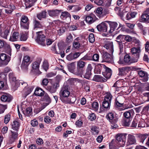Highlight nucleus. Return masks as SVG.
<instances>
[{
	"mask_svg": "<svg viewBox=\"0 0 149 149\" xmlns=\"http://www.w3.org/2000/svg\"><path fill=\"white\" fill-rule=\"evenodd\" d=\"M126 135L122 133H118L116 136V139H113L110 143V146L117 148L123 147L126 142Z\"/></svg>",
	"mask_w": 149,
	"mask_h": 149,
	"instance_id": "1",
	"label": "nucleus"
},
{
	"mask_svg": "<svg viewBox=\"0 0 149 149\" xmlns=\"http://www.w3.org/2000/svg\"><path fill=\"white\" fill-rule=\"evenodd\" d=\"M59 95L60 100L64 103L66 100L70 97V92L67 87H63L59 92Z\"/></svg>",
	"mask_w": 149,
	"mask_h": 149,
	"instance_id": "2",
	"label": "nucleus"
},
{
	"mask_svg": "<svg viewBox=\"0 0 149 149\" xmlns=\"http://www.w3.org/2000/svg\"><path fill=\"white\" fill-rule=\"evenodd\" d=\"M108 120L111 123V127L112 129L116 128L118 127V126L115 123L118 121V118L114 117V114L112 112L108 113L106 116Z\"/></svg>",
	"mask_w": 149,
	"mask_h": 149,
	"instance_id": "3",
	"label": "nucleus"
},
{
	"mask_svg": "<svg viewBox=\"0 0 149 149\" xmlns=\"http://www.w3.org/2000/svg\"><path fill=\"white\" fill-rule=\"evenodd\" d=\"M112 97V96L110 93L107 92L106 93L102 104V106L104 108L107 109H110Z\"/></svg>",
	"mask_w": 149,
	"mask_h": 149,
	"instance_id": "4",
	"label": "nucleus"
},
{
	"mask_svg": "<svg viewBox=\"0 0 149 149\" xmlns=\"http://www.w3.org/2000/svg\"><path fill=\"white\" fill-rule=\"evenodd\" d=\"M42 31L36 32L37 37L36 39V42L39 44L43 46L45 45V36L42 34Z\"/></svg>",
	"mask_w": 149,
	"mask_h": 149,
	"instance_id": "5",
	"label": "nucleus"
},
{
	"mask_svg": "<svg viewBox=\"0 0 149 149\" xmlns=\"http://www.w3.org/2000/svg\"><path fill=\"white\" fill-rule=\"evenodd\" d=\"M29 20L28 17L25 15H22L20 18V25L21 28L25 29H28Z\"/></svg>",
	"mask_w": 149,
	"mask_h": 149,
	"instance_id": "6",
	"label": "nucleus"
},
{
	"mask_svg": "<svg viewBox=\"0 0 149 149\" xmlns=\"http://www.w3.org/2000/svg\"><path fill=\"white\" fill-rule=\"evenodd\" d=\"M77 67L80 74V76L82 77V75L84 71V68L86 64V63L84 61L80 59L77 62Z\"/></svg>",
	"mask_w": 149,
	"mask_h": 149,
	"instance_id": "7",
	"label": "nucleus"
},
{
	"mask_svg": "<svg viewBox=\"0 0 149 149\" xmlns=\"http://www.w3.org/2000/svg\"><path fill=\"white\" fill-rule=\"evenodd\" d=\"M98 66L101 70H105V72L104 73V77L106 79L109 78L112 75V71L111 69L107 67L104 65L99 64Z\"/></svg>",
	"mask_w": 149,
	"mask_h": 149,
	"instance_id": "8",
	"label": "nucleus"
},
{
	"mask_svg": "<svg viewBox=\"0 0 149 149\" xmlns=\"http://www.w3.org/2000/svg\"><path fill=\"white\" fill-rule=\"evenodd\" d=\"M68 24L61 22L56 27V30L57 31L58 34L59 36L62 35L65 32Z\"/></svg>",
	"mask_w": 149,
	"mask_h": 149,
	"instance_id": "9",
	"label": "nucleus"
},
{
	"mask_svg": "<svg viewBox=\"0 0 149 149\" xmlns=\"http://www.w3.org/2000/svg\"><path fill=\"white\" fill-rule=\"evenodd\" d=\"M132 57H134V59H137V62L139 57V53L141 52L139 46H138L137 48L134 47L130 49Z\"/></svg>",
	"mask_w": 149,
	"mask_h": 149,
	"instance_id": "10",
	"label": "nucleus"
},
{
	"mask_svg": "<svg viewBox=\"0 0 149 149\" xmlns=\"http://www.w3.org/2000/svg\"><path fill=\"white\" fill-rule=\"evenodd\" d=\"M103 47L107 49L110 54H112L114 51L113 42L111 41L105 42L103 45Z\"/></svg>",
	"mask_w": 149,
	"mask_h": 149,
	"instance_id": "11",
	"label": "nucleus"
},
{
	"mask_svg": "<svg viewBox=\"0 0 149 149\" xmlns=\"http://www.w3.org/2000/svg\"><path fill=\"white\" fill-rule=\"evenodd\" d=\"M59 82H56L54 83L52 86H49L47 87L46 89L51 93H55L58 88L59 87Z\"/></svg>",
	"mask_w": 149,
	"mask_h": 149,
	"instance_id": "12",
	"label": "nucleus"
},
{
	"mask_svg": "<svg viewBox=\"0 0 149 149\" xmlns=\"http://www.w3.org/2000/svg\"><path fill=\"white\" fill-rule=\"evenodd\" d=\"M30 57L28 56H25L23 58L21 67L22 69L27 70L28 65L30 63Z\"/></svg>",
	"mask_w": 149,
	"mask_h": 149,
	"instance_id": "13",
	"label": "nucleus"
},
{
	"mask_svg": "<svg viewBox=\"0 0 149 149\" xmlns=\"http://www.w3.org/2000/svg\"><path fill=\"white\" fill-rule=\"evenodd\" d=\"M68 70L70 72L74 74L80 76L79 73L78 71L77 68L76 69L75 65L74 63H72L68 66Z\"/></svg>",
	"mask_w": 149,
	"mask_h": 149,
	"instance_id": "14",
	"label": "nucleus"
},
{
	"mask_svg": "<svg viewBox=\"0 0 149 149\" xmlns=\"http://www.w3.org/2000/svg\"><path fill=\"white\" fill-rule=\"evenodd\" d=\"M13 99V97L10 94L7 93H4L1 97V100L4 102H10Z\"/></svg>",
	"mask_w": 149,
	"mask_h": 149,
	"instance_id": "15",
	"label": "nucleus"
},
{
	"mask_svg": "<svg viewBox=\"0 0 149 149\" xmlns=\"http://www.w3.org/2000/svg\"><path fill=\"white\" fill-rule=\"evenodd\" d=\"M0 60L2 64L6 65H7L10 61V58L5 54L2 53L0 54Z\"/></svg>",
	"mask_w": 149,
	"mask_h": 149,
	"instance_id": "16",
	"label": "nucleus"
},
{
	"mask_svg": "<svg viewBox=\"0 0 149 149\" xmlns=\"http://www.w3.org/2000/svg\"><path fill=\"white\" fill-rule=\"evenodd\" d=\"M102 58L103 61L105 62L110 63L113 62V60L112 56L108 53H104L102 56Z\"/></svg>",
	"mask_w": 149,
	"mask_h": 149,
	"instance_id": "17",
	"label": "nucleus"
},
{
	"mask_svg": "<svg viewBox=\"0 0 149 149\" xmlns=\"http://www.w3.org/2000/svg\"><path fill=\"white\" fill-rule=\"evenodd\" d=\"M124 61L128 64L137 62V59H134V57H132V58H131L130 56L128 54H126L125 56Z\"/></svg>",
	"mask_w": 149,
	"mask_h": 149,
	"instance_id": "18",
	"label": "nucleus"
},
{
	"mask_svg": "<svg viewBox=\"0 0 149 149\" xmlns=\"http://www.w3.org/2000/svg\"><path fill=\"white\" fill-rule=\"evenodd\" d=\"M109 24L110 26V29L108 31L109 33H112L117 27L118 24L116 22H111L110 21H106Z\"/></svg>",
	"mask_w": 149,
	"mask_h": 149,
	"instance_id": "19",
	"label": "nucleus"
},
{
	"mask_svg": "<svg viewBox=\"0 0 149 149\" xmlns=\"http://www.w3.org/2000/svg\"><path fill=\"white\" fill-rule=\"evenodd\" d=\"M96 28L98 31L100 32H107V26L106 24L102 22L97 26Z\"/></svg>",
	"mask_w": 149,
	"mask_h": 149,
	"instance_id": "20",
	"label": "nucleus"
},
{
	"mask_svg": "<svg viewBox=\"0 0 149 149\" xmlns=\"http://www.w3.org/2000/svg\"><path fill=\"white\" fill-rule=\"evenodd\" d=\"M92 69V66L91 64H89L87 66L86 70V72L84 75V77L87 79H89L92 74L91 70Z\"/></svg>",
	"mask_w": 149,
	"mask_h": 149,
	"instance_id": "21",
	"label": "nucleus"
},
{
	"mask_svg": "<svg viewBox=\"0 0 149 149\" xmlns=\"http://www.w3.org/2000/svg\"><path fill=\"white\" fill-rule=\"evenodd\" d=\"M138 74L140 77L143 78L142 79L144 82L148 80V74L146 72L140 70L138 71Z\"/></svg>",
	"mask_w": 149,
	"mask_h": 149,
	"instance_id": "22",
	"label": "nucleus"
},
{
	"mask_svg": "<svg viewBox=\"0 0 149 149\" xmlns=\"http://www.w3.org/2000/svg\"><path fill=\"white\" fill-rule=\"evenodd\" d=\"M140 22L149 24V15L146 13H143L140 18Z\"/></svg>",
	"mask_w": 149,
	"mask_h": 149,
	"instance_id": "23",
	"label": "nucleus"
},
{
	"mask_svg": "<svg viewBox=\"0 0 149 149\" xmlns=\"http://www.w3.org/2000/svg\"><path fill=\"white\" fill-rule=\"evenodd\" d=\"M20 36L18 33L16 32H14L10 37L9 40L12 42H14L18 40H19Z\"/></svg>",
	"mask_w": 149,
	"mask_h": 149,
	"instance_id": "24",
	"label": "nucleus"
},
{
	"mask_svg": "<svg viewBox=\"0 0 149 149\" xmlns=\"http://www.w3.org/2000/svg\"><path fill=\"white\" fill-rule=\"evenodd\" d=\"M136 139L133 135L129 134L127 137V145L135 144L136 143Z\"/></svg>",
	"mask_w": 149,
	"mask_h": 149,
	"instance_id": "25",
	"label": "nucleus"
},
{
	"mask_svg": "<svg viewBox=\"0 0 149 149\" xmlns=\"http://www.w3.org/2000/svg\"><path fill=\"white\" fill-rule=\"evenodd\" d=\"M3 7L7 8L5 9V12L7 13H10L15 8V6L12 4H8L5 6L4 5Z\"/></svg>",
	"mask_w": 149,
	"mask_h": 149,
	"instance_id": "26",
	"label": "nucleus"
},
{
	"mask_svg": "<svg viewBox=\"0 0 149 149\" xmlns=\"http://www.w3.org/2000/svg\"><path fill=\"white\" fill-rule=\"evenodd\" d=\"M134 111L133 109H131L123 113V116L124 118L132 119Z\"/></svg>",
	"mask_w": 149,
	"mask_h": 149,
	"instance_id": "27",
	"label": "nucleus"
},
{
	"mask_svg": "<svg viewBox=\"0 0 149 149\" xmlns=\"http://www.w3.org/2000/svg\"><path fill=\"white\" fill-rule=\"evenodd\" d=\"M61 13V10L55 9L48 11L49 15L52 17L57 16Z\"/></svg>",
	"mask_w": 149,
	"mask_h": 149,
	"instance_id": "28",
	"label": "nucleus"
},
{
	"mask_svg": "<svg viewBox=\"0 0 149 149\" xmlns=\"http://www.w3.org/2000/svg\"><path fill=\"white\" fill-rule=\"evenodd\" d=\"M37 0H26L25 5L26 8H30L33 6Z\"/></svg>",
	"mask_w": 149,
	"mask_h": 149,
	"instance_id": "29",
	"label": "nucleus"
},
{
	"mask_svg": "<svg viewBox=\"0 0 149 149\" xmlns=\"http://www.w3.org/2000/svg\"><path fill=\"white\" fill-rule=\"evenodd\" d=\"M93 80L97 82H105L107 79H105L104 78L100 75H95L94 76Z\"/></svg>",
	"mask_w": 149,
	"mask_h": 149,
	"instance_id": "30",
	"label": "nucleus"
},
{
	"mask_svg": "<svg viewBox=\"0 0 149 149\" xmlns=\"http://www.w3.org/2000/svg\"><path fill=\"white\" fill-rule=\"evenodd\" d=\"M123 99V96L117 98L116 99L115 105L117 107H122L123 105V102L120 100V99Z\"/></svg>",
	"mask_w": 149,
	"mask_h": 149,
	"instance_id": "31",
	"label": "nucleus"
},
{
	"mask_svg": "<svg viewBox=\"0 0 149 149\" xmlns=\"http://www.w3.org/2000/svg\"><path fill=\"white\" fill-rule=\"evenodd\" d=\"M33 28L34 30H37L38 29H41L43 26L41 23L39 21L35 20L33 22Z\"/></svg>",
	"mask_w": 149,
	"mask_h": 149,
	"instance_id": "32",
	"label": "nucleus"
},
{
	"mask_svg": "<svg viewBox=\"0 0 149 149\" xmlns=\"http://www.w3.org/2000/svg\"><path fill=\"white\" fill-rule=\"evenodd\" d=\"M76 100V98L75 97L72 96L70 95V97H68L66 100V101L64 103L65 104H73L75 102Z\"/></svg>",
	"mask_w": 149,
	"mask_h": 149,
	"instance_id": "33",
	"label": "nucleus"
},
{
	"mask_svg": "<svg viewBox=\"0 0 149 149\" xmlns=\"http://www.w3.org/2000/svg\"><path fill=\"white\" fill-rule=\"evenodd\" d=\"M47 12L45 11H43L38 13L37 15V17L40 20L42 18H45L46 17Z\"/></svg>",
	"mask_w": 149,
	"mask_h": 149,
	"instance_id": "34",
	"label": "nucleus"
},
{
	"mask_svg": "<svg viewBox=\"0 0 149 149\" xmlns=\"http://www.w3.org/2000/svg\"><path fill=\"white\" fill-rule=\"evenodd\" d=\"M20 125L19 122L17 121H14L12 124V128L13 130L17 131Z\"/></svg>",
	"mask_w": 149,
	"mask_h": 149,
	"instance_id": "35",
	"label": "nucleus"
},
{
	"mask_svg": "<svg viewBox=\"0 0 149 149\" xmlns=\"http://www.w3.org/2000/svg\"><path fill=\"white\" fill-rule=\"evenodd\" d=\"M9 28H7L5 29L3 32H1L0 33V36L2 38L6 39L7 36L9 33Z\"/></svg>",
	"mask_w": 149,
	"mask_h": 149,
	"instance_id": "36",
	"label": "nucleus"
},
{
	"mask_svg": "<svg viewBox=\"0 0 149 149\" xmlns=\"http://www.w3.org/2000/svg\"><path fill=\"white\" fill-rule=\"evenodd\" d=\"M132 119L131 118H124L123 120V125L125 126H129Z\"/></svg>",
	"mask_w": 149,
	"mask_h": 149,
	"instance_id": "37",
	"label": "nucleus"
},
{
	"mask_svg": "<svg viewBox=\"0 0 149 149\" xmlns=\"http://www.w3.org/2000/svg\"><path fill=\"white\" fill-rule=\"evenodd\" d=\"M136 14L137 13L136 12L128 13L126 15V18L127 20H129L132 18L135 17Z\"/></svg>",
	"mask_w": 149,
	"mask_h": 149,
	"instance_id": "38",
	"label": "nucleus"
},
{
	"mask_svg": "<svg viewBox=\"0 0 149 149\" xmlns=\"http://www.w3.org/2000/svg\"><path fill=\"white\" fill-rule=\"evenodd\" d=\"M18 136V133L15 132H11V134L10 136V140L12 142H13L17 139Z\"/></svg>",
	"mask_w": 149,
	"mask_h": 149,
	"instance_id": "39",
	"label": "nucleus"
},
{
	"mask_svg": "<svg viewBox=\"0 0 149 149\" xmlns=\"http://www.w3.org/2000/svg\"><path fill=\"white\" fill-rule=\"evenodd\" d=\"M44 92L40 88H37L35 91V94L38 96H41L43 95Z\"/></svg>",
	"mask_w": 149,
	"mask_h": 149,
	"instance_id": "40",
	"label": "nucleus"
},
{
	"mask_svg": "<svg viewBox=\"0 0 149 149\" xmlns=\"http://www.w3.org/2000/svg\"><path fill=\"white\" fill-rule=\"evenodd\" d=\"M9 79L10 81L11 82H15V83H16L17 82V81H16V77H15L14 74L13 73H10L9 74ZM16 84V86H17L16 85L17 84L15 83Z\"/></svg>",
	"mask_w": 149,
	"mask_h": 149,
	"instance_id": "41",
	"label": "nucleus"
},
{
	"mask_svg": "<svg viewBox=\"0 0 149 149\" xmlns=\"http://www.w3.org/2000/svg\"><path fill=\"white\" fill-rule=\"evenodd\" d=\"M39 61H35L32 64V68L33 69L38 70L40 64Z\"/></svg>",
	"mask_w": 149,
	"mask_h": 149,
	"instance_id": "42",
	"label": "nucleus"
},
{
	"mask_svg": "<svg viewBox=\"0 0 149 149\" xmlns=\"http://www.w3.org/2000/svg\"><path fill=\"white\" fill-rule=\"evenodd\" d=\"M119 73L118 74L119 75H123L125 73V71L127 70L126 67H123L118 68Z\"/></svg>",
	"mask_w": 149,
	"mask_h": 149,
	"instance_id": "43",
	"label": "nucleus"
},
{
	"mask_svg": "<svg viewBox=\"0 0 149 149\" xmlns=\"http://www.w3.org/2000/svg\"><path fill=\"white\" fill-rule=\"evenodd\" d=\"M91 129L94 134H97L99 133L98 128L95 125L91 126Z\"/></svg>",
	"mask_w": 149,
	"mask_h": 149,
	"instance_id": "44",
	"label": "nucleus"
},
{
	"mask_svg": "<svg viewBox=\"0 0 149 149\" xmlns=\"http://www.w3.org/2000/svg\"><path fill=\"white\" fill-rule=\"evenodd\" d=\"M60 17L61 18H66L67 17H70V15L67 12H63L61 13Z\"/></svg>",
	"mask_w": 149,
	"mask_h": 149,
	"instance_id": "45",
	"label": "nucleus"
},
{
	"mask_svg": "<svg viewBox=\"0 0 149 149\" xmlns=\"http://www.w3.org/2000/svg\"><path fill=\"white\" fill-rule=\"evenodd\" d=\"M85 19L86 22L89 24H91L94 22L92 17L90 15L86 17Z\"/></svg>",
	"mask_w": 149,
	"mask_h": 149,
	"instance_id": "46",
	"label": "nucleus"
},
{
	"mask_svg": "<svg viewBox=\"0 0 149 149\" xmlns=\"http://www.w3.org/2000/svg\"><path fill=\"white\" fill-rule=\"evenodd\" d=\"M83 61H86L88 60H92V57L91 56L89 55L88 54H86L83 57L81 58Z\"/></svg>",
	"mask_w": 149,
	"mask_h": 149,
	"instance_id": "47",
	"label": "nucleus"
},
{
	"mask_svg": "<svg viewBox=\"0 0 149 149\" xmlns=\"http://www.w3.org/2000/svg\"><path fill=\"white\" fill-rule=\"evenodd\" d=\"M10 115L9 114L6 115L4 117V123L6 124L8 123L10 120Z\"/></svg>",
	"mask_w": 149,
	"mask_h": 149,
	"instance_id": "48",
	"label": "nucleus"
},
{
	"mask_svg": "<svg viewBox=\"0 0 149 149\" xmlns=\"http://www.w3.org/2000/svg\"><path fill=\"white\" fill-rule=\"evenodd\" d=\"M88 40L91 43H93L95 40L94 34L92 33L90 34L88 38Z\"/></svg>",
	"mask_w": 149,
	"mask_h": 149,
	"instance_id": "49",
	"label": "nucleus"
},
{
	"mask_svg": "<svg viewBox=\"0 0 149 149\" xmlns=\"http://www.w3.org/2000/svg\"><path fill=\"white\" fill-rule=\"evenodd\" d=\"M73 36L70 33L68 34L67 35L66 41L68 43H70L73 41Z\"/></svg>",
	"mask_w": 149,
	"mask_h": 149,
	"instance_id": "50",
	"label": "nucleus"
},
{
	"mask_svg": "<svg viewBox=\"0 0 149 149\" xmlns=\"http://www.w3.org/2000/svg\"><path fill=\"white\" fill-rule=\"evenodd\" d=\"M43 100L47 102V103L49 104L50 102V99L48 95L47 94H45L44 96Z\"/></svg>",
	"mask_w": 149,
	"mask_h": 149,
	"instance_id": "51",
	"label": "nucleus"
},
{
	"mask_svg": "<svg viewBox=\"0 0 149 149\" xmlns=\"http://www.w3.org/2000/svg\"><path fill=\"white\" fill-rule=\"evenodd\" d=\"M92 57V60L96 62L99 61V56L98 54H94Z\"/></svg>",
	"mask_w": 149,
	"mask_h": 149,
	"instance_id": "52",
	"label": "nucleus"
},
{
	"mask_svg": "<svg viewBox=\"0 0 149 149\" xmlns=\"http://www.w3.org/2000/svg\"><path fill=\"white\" fill-rule=\"evenodd\" d=\"M88 118L90 120L93 121L95 119L96 117L94 113H91L89 114Z\"/></svg>",
	"mask_w": 149,
	"mask_h": 149,
	"instance_id": "53",
	"label": "nucleus"
},
{
	"mask_svg": "<svg viewBox=\"0 0 149 149\" xmlns=\"http://www.w3.org/2000/svg\"><path fill=\"white\" fill-rule=\"evenodd\" d=\"M16 84H19V86H23V87H24V90H26V87L27 86V84L26 83L22 81H17Z\"/></svg>",
	"mask_w": 149,
	"mask_h": 149,
	"instance_id": "54",
	"label": "nucleus"
},
{
	"mask_svg": "<svg viewBox=\"0 0 149 149\" xmlns=\"http://www.w3.org/2000/svg\"><path fill=\"white\" fill-rule=\"evenodd\" d=\"M48 32L49 33V34L50 37L51 36L52 37L53 36H56V31L55 30H49Z\"/></svg>",
	"mask_w": 149,
	"mask_h": 149,
	"instance_id": "55",
	"label": "nucleus"
},
{
	"mask_svg": "<svg viewBox=\"0 0 149 149\" xmlns=\"http://www.w3.org/2000/svg\"><path fill=\"white\" fill-rule=\"evenodd\" d=\"M138 122V120L136 118L134 119L130 127H135L136 126L137 123Z\"/></svg>",
	"mask_w": 149,
	"mask_h": 149,
	"instance_id": "56",
	"label": "nucleus"
},
{
	"mask_svg": "<svg viewBox=\"0 0 149 149\" xmlns=\"http://www.w3.org/2000/svg\"><path fill=\"white\" fill-rule=\"evenodd\" d=\"M147 135L145 134H141L139 136L140 142L143 143L145 140L146 139Z\"/></svg>",
	"mask_w": 149,
	"mask_h": 149,
	"instance_id": "57",
	"label": "nucleus"
},
{
	"mask_svg": "<svg viewBox=\"0 0 149 149\" xmlns=\"http://www.w3.org/2000/svg\"><path fill=\"white\" fill-rule=\"evenodd\" d=\"M92 108L95 110H97L98 109L99 105L97 102H94L92 104Z\"/></svg>",
	"mask_w": 149,
	"mask_h": 149,
	"instance_id": "58",
	"label": "nucleus"
},
{
	"mask_svg": "<svg viewBox=\"0 0 149 149\" xmlns=\"http://www.w3.org/2000/svg\"><path fill=\"white\" fill-rule=\"evenodd\" d=\"M96 13L98 15H101L103 13L102 9V8L100 7L97 8L95 10Z\"/></svg>",
	"mask_w": 149,
	"mask_h": 149,
	"instance_id": "59",
	"label": "nucleus"
},
{
	"mask_svg": "<svg viewBox=\"0 0 149 149\" xmlns=\"http://www.w3.org/2000/svg\"><path fill=\"white\" fill-rule=\"evenodd\" d=\"M1 109H0V114L4 112L5 110L7 108V106L6 105H1Z\"/></svg>",
	"mask_w": 149,
	"mask_h": 149,
	"instance_id": "60",
	"label": "nucleus"
},
{
	"mask_svg": "<svg viewBox=\"0 0 149 149\" xmlns=\"http://www.w3.org/2000/svg\"><path fill=\"white\" fill-rule=\"evenodd\" d=\"M31 124L33 127L36 126L38 124V122L36 119H33L31 121Z\"/></svg>",
	"mask_w": 149,
	"mask_h": 149,
	"instance_id": "61",
	"label": "nucleus"
},
{
	"mask_svg": "<svg viewBox=\"0 0 149 149\" xmlns=\"http://www.w3.org/2000/svg\"><path fill=\"white\" fill-rule=\"evenodd\" d=\"M75 124L77 127H80L82 126L83 124V122L81 120H78L76 121Z\"/></svg>",
	"mask_w": 149,
	"mask_h": 149,
	"instance_id": "62",
	"label": "nucleus"
},
{
	"mask_svg": "<svg viewBox=\"0 0 149 149\" xmlns=\"http://www.w3.org/2000/svg\"><path fill=\"white\" fill-rule=\"evenodd\" d=\"M19 39L21 41H25L27 39V36L24 34H22L20 36Z\"/></svg>",
	"mask_w": 149,
	"mask_h": 149,
	"instance_id": "63",
	"label": "nucleus"
},
{
	"mask_svg": "<svg viewBox=\"0 0 149 149\" xmlns=\"http://www.w3.org/2000/svg\"><path fill=\"white\" fill-rule=\"evenodd\" d=\"M81 54V53L80 52H75L74 53L72 54L74 59H75L78 58Z\"/></svg>",
	"mask_w": 149,
	"mask_h": 149,
	"instance_id": "64",
	"label": "nucleus"
}]
</instances>
